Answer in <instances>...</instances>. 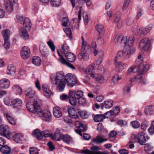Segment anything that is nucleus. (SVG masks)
<instances>
[{"label":"nucleus","instance_id":"1","mask_svg":"<svg viewBox=\"0 0 154 154\" xmlns=\"http://www.w3.org/2000/svg\"><path fill=\"white\" fill-rule=\"evenodd\" d=\"M136 66L133 65L129 68L127 72V74L130 75L132 73H134L138 71V75H143L146 72L149 68V65L143 63L142 57L140 55L138 56L136 61Z\"/></svg>","mask_w":154,"mask_h":154},{"label":"nucleus","instance_id":"2","mask_svg":"<svg viewBox=\"0 0 154 154\" xmlns=\"http://www.w3.org/2000/svg\"><path fill=\"white\" fill-rule=\"evenodd\" d=\"M69 47L66 44L63 45L62 48L60 50H57V53L60 57L58 59V61L62 64L69 66L71 68L75 69V68L72 64L68 63L64 58L63 56L66 51L68 50Z\"/></svg>","mask_w":154,"mask_h":154},{"label":"nucleus","instance_id":"3","mask_svg":"<svg viewBox=\"0 0 154 154\" xmlns=\"http://www.w3.org/2000/svg\"><path fill=\"white\" fill-rule=\"evenodd\" d=\"M131 51L130 48L124 47L123 51L118 52L114 60V62H116L118 60H126L128 59L130 56Z\"/></svg>","mask_w":154,"mask_h":154},{"label":"nucleus","instance_id":"4","mask_svg":"<svg viewBox=\"0 0 154 154\" xmlns=\"http://www.w3.org/2000/svg\"><path fill=\"white\" fill-rule=\"evenodd\" d=\"M36 115L40 118H42L43 120L46 122H50L52 119L50 112L46 109L42 110L40 109Z\"/></svg>","mask_w":154,"mask_h":154},{"label":"nucleus","instance_id":"5","mask_svg":"<svg viewBox=\"0 0 154 154\" xmlns=\"http://www.w3.org/2000/svg\"><path fill=\"white\" fill-rule=\"evenodd\" d=\"M65 80L67 85L71 87L75 85L78 82L77 79L75 76L70 73L65 75Z\"/></svg>","mask_w":154,"mask_h":154},{"label":"nucleus","instance_id":"6","mask_svg":"<svg viewBox=\"0 0 154 154\" xmlns=\"http://www.w3.org/2000/svg\"><path fill=\"white\" fill-rule=\"evenodd\" d=\"M26 107L29 111L34 113L36 115L38 110L40 109V104L38 101L37 100H34L33 105L32 104L26 102Z\"/></svg>","mask_w":154,"mask_h":154},{"label":"nucleus","instance_id":"7","mask_svg":"<svg viewBox=\"0 0 154 154\" xmlns=\"http://www.w3.org/2000/svg\"><path fill=\"white\" fill-rule=\"evenodd\" d=\"M150 46V42L148 38L142 39L139 44V49L142 52L147 51Z\"/></svg>","mask_w":154,"mask_h":154},{"label":"nucleus","instance_id":"8","mask_svg":"<svg viewBox=\"0 0 154 154\" xmlns=\"http://www.w3.org/2000/svg\"><path fill=\"white\" fill-rule=\"evenodd\" d=\"M2 34L4 41V48L6 49H8L10 46L9 41L10 31L8 29L3 30L2 31Z\"/></svg>","mask_w":154,"mask_h":154},{"label":"nucleus","instance_id":"9","mask_svg":"<svg viewBox=\"0 0 154 154\" xmlns=\"http://www.w3.org/2000/svg\"><path fill=\"white\" fill-rule=\"evenodd\" d=\"M127 39L126 36H124L120 34L116 35L114 40L116 43H118L124 47L127 42Z\"/></svg>","mask_w":154,"mask_h":154},{"label":"nucleus","instance_id":"10","mask_svg":"<svg viewBox=\"0 0 154 154\" xmlns=\"http://www.w3.org/2000/svg\"><path fill=\"white\" fill-rule=\"evenodd\" d=\"M17 0H5V9L9 13L11 12L13 10V6Z\"/></svg>","mask_w":154,"mask_h":154},{"label":"nucleus","instance_id":"11","mask_svg":"<svg viewBox=\"0 0 154 154\" xmlns=\"http://www.w3.org/2000/svg\"><path fill=\"white\" fill-rule=\"evenodd\" d=\"M65 76L63 72V71H59L56 74L55 77L54 75H51L50 76L51 81H65Z\"/></svg>","mask_w":154,"mask_h":154},{"label":"nucleus","instance_id":"12","mask_svg":"<svg viewBox=\"0 0 154 154\" xmlns=\"http://www.w3.org/2000/svg\"><path fill=\"white\" fill-rule=\"evenodd\" d=\"M6 142L1 137V152L5 154H9L11 152L10 148L7 145L5 144Z\"/></svg>","mask_w":154,"mask_h":154},{"label":"nucleus","instance_id":"13","mask_svg":"<svg viewBox=\"0 0 154 154\" xmlns=\"http://www.w3.org/2000/svg\"><path fill=\"white\" fill-rule=\"evenodd\" d=\"M8 129V127L6 125H1V135L9 139L11 136V134L9 132Z\"/></svg>","mask_w":154,"mask_h":154},{"label":"nucleus","instance_id":"14","mask_svg":"<svg viewBox=\"0 0 154 154\" xmlns=\"http://www.w3.org/2000/svg\"><path fill=\"white\" fill-rule=\"evenodd\" d=\"M52 83L55 84L56 86L57 90L62 91H63L66 84L65 81H51Z\"/></svg>","mask_w":154,"mask_h":154},{"label":"nucleus","instance_id":"15","mask_svg":"<svg viewBox=\"0 0 154 154\" xmlns=\"http://www.w3.org/2000/svg\"><path fill=\"white\" fill-rule=\"evenodd\" d=\"M20 54L22 58L24 59H27L30 54V49L27 46L23 47L21 49Z\"/></svg>","mask_w":154,"mask_h":154},{"label":"nucleus","instance_id":"16","mask_svg":"<svg viewBox=\"0 0 154 154\" xmlns=\"http://www.w3.org/2000/svg\"><path fill=\"white\" fill-rule=\"evenodd\" d=\"M69 115L72 118L76 119L79 117V112L76 107H70L68 110Z\"/></svg>","mask_w":154,"mask_h":154},{"label":"nucleus","instance_id":"17","mask_svg":"<svg viewBox=\"0 0 154 154\" xmlns=\"http://www.w3.org/2000/svg\"><path fill=\"white\" fill-rule=\"evenodd\" d=\"M78 58L79 60L80 61L83 59L85 61H87L89 58V56L85 50H81L80 53L78 55Z\"/></svg>","mask_w":154,"mask_h":154},{"label":"nucleus","instance_id":"18","mask_svg":"<svg viewBox=\"0 0 154 154\" xmlns=\"http://www.w3.org/2000/svg\"><path fill=\"white\" fill-rule=\"evenodd\" d=\"M69 50L66 51L65 52L63 57L65 55L66 59L69 62H74L76 59V56L73 53L68 52L67 51Z\"/></svg>","mask_w":154,"mask_h":154},{"label":"nucleus","instance_id":"19","mask_svg":"<svg viewBox=\"0 0 154 154\" xmlns=\"http://www.w3.org/2000/svg\"><path fill=\"white\" fill-rule=\"evenodd\" d=\"M135 139L141 145H143L146 141L145 134L143 133L139 134L135 137Z\"/></svg>","mask_w":154,"mask_h":154},{"label":"nucleus","instance_id":"20","mask_svg":"<svg viewBox=\"0 0 154 154\" xmlns=\"http://www.w3.org/2000/svg\"><path fill=\"white\" fill-rule=\"evenodd\" d=\"M83 92L82 91H78L75 92L74 91L70 90L69 91V95L73 96L76 99H79L82 97L83 95Z\"/></svg>","mask_w":154,"mask_h":154},{"label":"nucleus","instance_id":"21","mask_svg":"<svg viewBox=\"0 0 154 154\" xmlns=\"http://www.w3.org/2000/svg\"><path fill=\"white\" fill-rule=\"evenodd\" d=\"M25 95L29 98H33L35 94V91L31 88H28L26 89L24 91Z\"/></svg>","mask_w":154,"mask_h":154},{"label":"nucleus","instance_id":"22","mask_svg":"<svg viewBox=\"0 0 154 154\" xmlns=\"http://www.w3.org/2000/svg\"><path fill=\"white\" fill-rule=\"evenodd\" d=\"M134 41V35H130L128 38V39H127V42L125 47L127 46L128 48H130V50L131 51Z\"/></svg>","mask_w":154,"mask_h":154},{"label":"nucleus","instance_id":"23","mask_svg":"<svg viewBox=\"0 0 154 154\" xmlns=\"http://www.w3.org/2000/svg\"><path fill=\"white\" fill-rule=\"evenodd\" d=\"M113 102L112 100H108L105 101L104 103L100 104L101 109H103L104 108L107 109H110L113 106Z\"/></svg>","mask_w":154,"mask_h":154},{"label":"nucleus","instance_id":"24","mask_svg":"<svg viewBox=\"0 0 154 154\" xmlns=\"http://www.w3.org/2000/svg\"><path fill=\"white\" fill-rule=\"evenodd\" d=\"M10 85V81L7 79H3L1 80V88H8Z\"/></svg>","mask_w":154,"mask_h":154},{"label":"nucleus","instance_id":"25","mask_svg":"<svg viewBox=\"0 0 154 154\" xmlns=\"http://www.w3.org/2000/svg\"><path fill=\"white\" fill-rule=\"evenodd\" d=\"M81 152L83 154H109V153L107 151L104 152L100 151H91L88 149L82 150Z\"/></svg>","mask_w":154,"mask_h":154},{"label":"nucleus","instance_id":"26","mask_svg":"<svg viewBox=\"0 0 154 154\" xmlns=\"http://www.w3.org/2000/svg\"><path fill=\"white\" fill-rule=\"evenodd\" d=\"M11 104L13 105V107L14 108L19 106H21L22 105V100L19 99H11Z\"/></svg>","mask_w":154,"mask_h":154},{"label":"nucleus","instance_id":"27","mask_svg":"<svg viewBox=\"0 0 154 154\" xmlns=\"http://www.w3.org/2000/svg\"><path fill=\"white\" fill-rule=\"evenodd\" d=\"M150 29L151 27L149 26L143 29L140 28L137 35L142 37L144 36L149 32Z\"/></svg>","mask_w":154,"mask_h":154},{"label":"nucleus","instance_id":"28","mask_svg":"<svg viewBox=\"0 0 154 154\" xmlns=\"http://www.w3.org/2000/svg\"><path fill=\"white\" fill-rule=\"evenodd\" d=\"M107 140V139L105 138L104 136H97L93 140V141L96 143H101L105 142Z\"/></svg>","mask_w":154,"mask_h":154},{"label":"nucleus","instance_id":"29","mask_svg":"<svg viewBox=\"0 0 154 154\" xmlns=\"http://www.w3.org/2000/svg\"><path fill=\"white\" fill-rule=\"evenodd\" d=\"M16 69L15 66L12 64H9L8 66L7 70L8 74L12 75L15 74Z\"/></svg>","mask_w":154,"mask_h":154},{"label":"nucleus","instance_id":"30","mask_svg":"<svg viewBox=\"0 0 154 154\" xmlns=\"http://www.w3.org/2000/svg\"><path fill=\"white\" fill-rule=\"evenodd\" d=\"M114 62L115 64L116 65V69L118 70V71H120L123 70L126 67V65L121 61Z\"/></svg>","mask_w":154,"mask_h":154},{"label":"nucleus","instance_id":"31","mask_svg":"<svg viewBox=\"0 0 154 154\" xmlns=\"http://www.w3.org/2000/svg\"><path fill=\"white\" fill-rule=\"evenodd\" d=\"M42 88L45 96L47 98H49L51 96V92L50 91L48 86L46 85H43L42 86Z\"/></svg>","mask_w":154,"mask_h":154},{"label":"nucleus","instance_id":"32","mask_svg":"<svg viewBox=\"0 0 154 154\" xmlns=\"http://www.w3.org/2000/svg\"><path fill=\"white\" fill-rule=\"evenodd\" d=\"M91 77L100 83L103 82L104 80V77L101 75H98L96 73H92L91 74Z\"/></svg>","mask_w":154,"mask_h":154},{"label":"nucleus","instance_id":"33","mask_svg":"<svg viewBox=\"0 0 154 154\" xmlns=\"http://www.w3.org/2000/svg\"><path fill=\"white\" fill-rule=\"evenodd\" d=\"M80 10L78 14V19L77 18H74L72 19V20L73 21L74 23L75 22L77 23V25H79V23L80 20H81V14L82 13H83L84 11L83 9L81 7H78Z\"/></svg>","mask_w":154,"mask_h":154},{"label":"nucleus","instance_id":"34","mask_svg":"<svg viewBox=\"0 0 154 154\" xmlns=\"http://www.w3.org/2000/svg\"><path fill=\"white\" fill-rule=\"evenodd\" d=\"M53 114L57 118H60L62 114L60 107L57 106L54 107Z\"/></svg>","mask_w":154,"mask_h":154},{"label":"nucleus","instance_id":"35","mask_svg":"<svg viewBox=\"0 0 154 154\" xmlns=\"http://www.w3.org/2000/svg\"><path fill=\"white\" fill-rule=\"evenodd\" d=\"M76 127L78 128H80V130L82 131H85L86 130V126L83 124L80 121H77L75 122Z\"/></svg>","mask_w":154,"mask_h":154},{"label":"nucleus","instance_id":"36","mask_svg":"<svg viewBox=\"0 0 154 154\" xmlns=\"http://www.w3.org/2000/svg\"><path fill=\"white\" fill-rule=\"evenodd\" d=\"M62 139L64 142L67 144H70L73 142L72 138L68 134L63 135Z\"/></svg>","mask_w":154,"mask_h":154},{"label":"nucleus","instance_id":"37","mask_svg":"<svg viewBox=\"0 0 154 154\" xmlns=\"http://www.w3.org/2000/svg\"><path fill=\"white\" fill-rule=\"evenodd\" d=\"M23 25L24 27L27 29V30L29 31L31 27V23L30 20L27 18H26L24 19Z\"/></svg>","mask_w":154,"mask_h":154},{"label":"nucleus","instance_id":"38","mask_svg":"<svg viewBox=\"0 0 154 154\" xmlns=\"http://www.w3.org/2000/svg\"><path fill=\"white\" fill-rule=\"evenodd\" d=\"M29 31L24 28H22L20 29V36L23 38H28L29 36L28 34L27 31Z\"/></svg>","mask_w":154,"mask_h":154},{"label":"nucleus","instance_id":"39","mask_svg":"<svg viewBox=\"0 0 154 154\" xmlns=\"http://www.w3.org/2000/svg\"><path fill=\"white\" fill-rule=\"evenodd\" d=\"M107 115H96L94 118V120L96 122H99L102 121L105 118L109 117V116H106Z\"/></svg>","mask_w":154,"mask_h":154},{"label":"nucleus","instance_id":"40","mask_svg":"<svg viewBox=\"0 0 154 154\" xmlns=\"http://www.w3.org/2000/svg\"><path fill=\"white\" fill-rule=\"evenodd\" d=\"M32 134L34 135L38 139H42V132L39 129H36L34 130Z\"/></svg>","mask_w":154,"mask_h":154},{"label":"nucleus","instance_id":"41","mask_svg":"<svg viewBox=\"0 0 154 154\" xmlns=\"http://www.w3.org/2000/svg\"><path fill=\"white\" fill-rule=\"evenodd\" d=\"M32 61L33 64L37 66H39L42 62L40 58L37 56L33 57L32 59Z\"/></svg>","mask_w":154,"mask_h":154},{"label":"nucleus","instance_id":"42","mask_svg":"<svg viewBox=\"0 0 154 154\" xmlns=\"http://www.w3.org/2000/svg\"><path fill=\"white\" fill-rule=\"evenodd\" d=\"M95 29L98 32L100 35H103L104 33L103 27L101 25L98 24L96 26Z\"/></svg>","mask_w":154,"mask_h":154},{"label":"nucleus","instance_id":"43","mask_svg":"<svg viewBox=\"0 0 154 154\" xmlns=\"http://www.w3.org/2000/svg\"><path fill=\"white\" fill-rule=\"evenodd\" d=\"M114 21L115 23H117V26H120L122 24V22L120 20V16L119 12H117L115 16Z\"/></svg>","mask_w":154,"mask_h":154},{"label":"nucleus","instance_id":"44","mask_svg":"<svg viewBox=\"0 0 154 154\" xmlns=\"http://www.w3.org/2000/svg\"><path fill=\"white\" fill-rule=\"evenodd\" d=\"M23 138L22 136L20 134H15L13 137L14 140L17 143L20 142Z\"/></svg>","mask_w":154,"mask_h":154},{"label":"nucleus","instance_id":"45","mask_svg":"<svg viewBox=\"0 0 154 154\" xmlns=\"http://www.w3.org/2000/svg\"><path fill=\"white\" fill-rule=\"evenodd\" d=\"M53 139L56 141H59L60 140L61 138V134L60 131L58 130H57L54 133V136H53Z\"/></svg>","mask_w":154,"mask_h":154},{"label":"nucleus","instance_id":"46","mask_svg":"<svg viewBox=\"0 0 154 154\" xmlns=\"http://www.w3.org/2000/svg\"><path fill=\"white\" fill-rule=\"evenodd\" d=\"M62 23L63 26L65 27H69L70 25V23L69 20L68 18L67 17L63 18Z\"/></svg>","mask_w":154,"mask_h":154},{"label":"nucleus","instance_id":"47","mask_svg":"<svg viewBox=\"0 0 154 154\" xmlns=\"http://www.w3.org/2000/svg\"><path fill=\"white\" fill-rule=\"evenodd\" d=\"M120 108L118 107H116L115 109L113 111L107 112L105 113V115L109 114V116H112L117 114L120 112Z\"/></svg>","mask_w":154,"mask_h":154},{"label":"nucleus","instance_id":"48","mask_svg":"<svg viewBox=\"0 0 154 154\" xmlns=\"http://www.w3.org/2000/svg\"><path fill=\"white\" fill-rule=\"evenodd\" d=\"M94 64L92 63L88 66L86 70V72L87 73L90 74L91 76V74L92 73H94L92 72L94 70Z\"/></svg>","mask_w":154,"mask_h":154},{"label":"nucleus","instance_id":"49","mask_svg":"<svg viewBox=\"0 0 154 154\" xmlns=\"http://www.w3.org/2000/svg\"><path fill=\"white\" fill-rule=\"evenodd\" d=\"M63 30L67 36L70 38H72V33L71 28L69 26L65 27L63 29Z\"/></svg>","mask_w":154,"mask_h":154},{"label":"nucleus","instance_id":"50","mask_svg":"<svg viewBox=\"0 0 154 154\" xmlns=\"http://www.w3.org/2000/svg\"><path fill=\"white\" fill-rule=\"evenodd\" d=\"M61 2V0H51L50 3L52 6L57 7L60 5Z\"/></svg>","mask_w":154,"mask_h":154},{"label":"nucleus","instance_id":"51","mask_svg":"<svg viewBox=\"0 0 154 154\" xmlns=\"http://www.w3.org/2000/svg\"><path fill=\"white\" fill-rule=\"evenodd\" d=\"M69 101L71 104L73 106H75L77 103L76 99L73 96L69 95Z\"/></svg>","mask_w":154,"mask_h":154},{"label":"nucleus","instance_id":"52","mask_svg":"<svg viewBox=\"0 0 154 154\" xmlns=\"http://www.w3.org/2000/svg\"><path fill=\"white\" fill-rule=\"evenodd\" d=\"M13 89L17 91V94L18 95H21L22 93V89L18 85H14L13 87Z\"/></svg>","mask_w":154,"mask_h":154},{"label":"nucleus","instance_id":"53","mask_svg":"<svg viewBox=\"0 0 154 154\" xmlns=\"http://www.w3.org/2000/svg\"><path fill=\"white\" fill-rule=\"evenodd\" d=\"M130 1V0H125L122 8L123 11H125L128 9Z\"/></svg>","mask_w":154,"mask_h":154},{"label":"nucleus","instance_id":"54","mask_svg":"<svg viewBox=\"0 0 154 154\" xmlns=\"http://www.w3.org/2000/svg\"><path fill=\"white\" fill-rule=\"evenodd\" d=\"M3 114L5 117L6 118L9 122L14 118L11 114L8 113V112L4 111Z\"/></svg>","mask_w":154,"mask_h":154},{"label":"nucleus","instance_id":"55","mask_svg":"<svg viewBox=\"0 0 154 154\" xmlns=\"http://www.w3.org/2000/svg\"><path fill=\"white\" fill-rule=\"evenodd\" d=\"M78 2L81 5H83L85 2L87 5L90 6L91 3V0H77Z\"/></svg>","mask_w":154,"mask_h":154},{"label":"nucleus","instance_id":"56","mask_svg":"<svg viewBox=\"0 0 154 154\" xmlns=\"http://www.w3.org/2000/svg\"><path fill=\"white\" fill-rule=\"evenodd\" d=\"M42 137L44 136L45 137H50L51 138H54L53 134L48 131H43L42 132Z\"/></svg>","mask_w":154,"mask_h":154},{"label":"nucleus","instance_id":"57","mask_svg":"<svg viewBox=\"0 0 154 154\" xmlns=\"http://www.w3.org/2000/svg\"><path fill=\"white\" fill-rule=\"evenodd\" d=\"M140 28L137 25L133 26L132 29V31L133 34L136 35L138 34V32L139 31Z\"/></svg>","mask_w":154,"mask_h":154},{"label":"nucleus","instance_id":"58","mask_svg":"<svg viewBox=\"0 0 154 154\" xmlns=\"http://www.w3.org/2000/svg\"><path fill=\"white\" fill-rule=\"evenodd\" d=\"M152 110V106L149 105L146 106L145 109V112L146 114H149Z\"/></svg>","mask_w":154,"mask_h":154},{"label":"nucleus","instance_id":"59","mask_svg":"<svg viewBox=\"0 0 154 154\" xmlns=\"http://www.w3.org/2000/svg\"><path fill=\"white\" fill-rule=\"evenodd\" d=\"M30 154H38V150L34 147H31L29 149Z\"/></svg>","mask_w":154,"mask_h":154},{"label":"nucleus","instance_id":"60","mask_svg":"<svg viewBox=\"0 0 154 154\" xmlns=\"http://www.w3.org/2000/svg\"><path fill=\"white\" fill-rule=\"evenodd\" d=\"M91 47L94 50V56H96L97 54V51L96 50L97 44L96 42H93L91 44Z\"/></svg>","mask_w":154,"mask_h":154},{"label":"nucleus","instance_id":"61","mask_svg":"<svg viewBox=\"0 0 154 154\" xmlns=\"http://www.w3.org/2000/svg\"><path fill=\"white\" fill-rule=\"evenodd\" d=\"M47 44L48 45L51 51H55V47L54 44V43L51 41H49L47 42Z\"/></svg>","mask_w":154,"mask_h":154},{"label":"nucleus","instance_id":"62","mask_svg":"<svg viewBox=\"0 0 154 154\" xmlns=\"http://www.w3.org/2000/svg\"><path fill=\"white\" fill-rule=\"evenodd\" d=\"M131 125L132 127L134 128H137L140 127V124L137 121H132L131 122Z\"/></svg>","mask_w":154,"mask_h":154},{"label":"nucleus","instance_id":"63","mask_svg":"<svg viewBox=\"0 0 154 154\" xmlns=\"http://www.w3.org/2000/svg\"><path fill=\"white\" fill-rule=\"evenodd\" d=\"M80 117L83 119L87 118L89 117L88 115L85 112H81L80 113Z\"/></svg>","mask_w":154,"mask_h":154},{"label":"nucleus","instance_id":"64","mask_svg":"<svg viewBox=\"0 0 154 154\" xmlns=\"http://www.w3.org/2000/svg\"><path fill=\"white\" fill-rule=\"evenodd\" d=\"M78 102L79 105H84L86 103V100L85 98L82 97L79 99Z\"/></svg>","mask_w":154,"mask_h":154}]
</instances>
